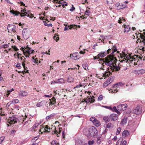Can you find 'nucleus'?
Wrapping results in <instances>:
<instances>
[{"label": "nucleus", "instance_id": "nucleus-1", "mask_svg": "<svg viewBox=\"0 0 145 145\" xmlns=\"http://www.w3.org/2000/svg\"><path fill=\"white\" fill-rule=\"evenodd\" d=\"M99 61V63L101 64L102 65L101 68L102 70H104V68L105 65L109 66L113 72L118 71L121 68L120 67L116 65V60L115 58H106L105 59H100Z\"/></svg>", "mask_w": 145, "mask_h": 145}, {"label": "nucleus", "instance_id": "nucleus-2", "mask_svg": "<svg viewBox=\"0 0 145 145\" xmlns=\"http://www.w3.org/2000/svg\"><path fill=\"white\" fill-rule=\"evenodd\" d=\"M10 12L14 14V16H18L20 14L21 17L27 16L30 18H32L33 17V15L31 13L30 11H28L25 8L21 10V14H20V12L14 10H11L10 11Z\"/></svg>", "mask_w": 145, "mask_h": 145}, {"label": "nucleus", "instance_id": "nucleus-3", "mask_svg": "<svg viewBox=\"0 0 145 145\" xmlns=\"http://www.w3.org/2000/svg\"><path fill=\"white\" fill-rule=\"evenodd\" d=\"M117 51V49L116 47L114 46L112 47L111 49H109L106 51V54H109L111 53L110 54V56L111 57H109V58H115L113 57L114 56V54H115V53Z\"/></svg>", "mask_w": 145, "mask_h": 145}, {"label": "nucleus", "instance_id": "nucleus-4", "mask_svg": "<svg viewBox=\"0 0 145 145\" xmlns=\"http://www.w3.org/2000/svg\"><path fill=\"white\" fill-rule=\"evenodd\" d=\"M98 134L96 128L94 126L90 127L89 129V135L91 137H95Z\"/></svg>", "mask_w": 145, "mask_h": 145}, {"label": "nucleus", "instance_id": "nucleus-5", "mask_svg": "<svg viewBox=\"0 0 145 145\" xmlns=\"http://www.w3.org/2000/svg\"><path fill=\"white\" fill-rule=\"evenodd\" d=\"M20 50L23 52L24 55H25V54H29L33 53L34 52V50L28 47V46L24 47H22L20 48Z\"/></svg>", "mask_w": 145, "mask_h": 145}, {"label": "nucleus", "instance_id": "nucleus-6", "mask_svg": "<svg viewBox=\"0 0 145 145\" xmlns=\"http://www.w3.org/2000/svg\"><path fill=\"white\" fill-rule=\"evenodd\" d=\"M124 84L121 82H118L116 84H114L113 87V88L114 89V91H112V93H115L117 91H118V90L119 89H117L118 88H119L120 86H122Z\"/></svg>", "mask_w": 145, "mask_h": 145}, {"label": "nucleus", "instance_id": "nucleus-7", "mask_svg": "<svg viewBox=\"0 0 145 145\" xmlns=\"http://www.w3.org/2000/svg\"><path fill=\"white\" fill-rule=\"evenodd\" d=\"M126 58H124L125 59H123L122 60H121L120 61L121 62H126L127 63H131V62L133 61L135 59V58L134 57H131V56H126Z\"/></svg>", "mask_w": 145, "mask_h": 145}, {"label": "nucleus", "instance_id": "nucleus-8", "mask_svg": "<svg viewBox=\"0 0 145 145\" xmlns=\"http://www.w3.org/2000/svg\"><path fill=\"white\" fill-rule=\"evenodd\" d=\"M90 120L97 127H98L100 124V122L95 117L91 118L90 119Z\"/></svg>", "mask_w": 145, "mask_h": 145}, {"label": "nucleus", "instance_id": "nucleus-9", "mask_svg": "<svg viewBox=\"0 0 145 145\" xmlns=\"http://www.w3.org/2000/svg\"><path fill=\"white\" fill-rule=\"evenodd\" d=\"M15 26L13 25L9 24L7 27L8 32L10 33L15 32Z\"/></svg>", "mask_w": 145, "mask_h": 145}, {"label": "nucleus", "instance_id": "nucleus-10", "mask_svg": "<svg viewBox=\"0 0 145 145\" xmlns=\"http://www.w3.org/2000/svg\"><path fill=\"white\" fill-rule=\"evenodd\" d=\"M127 108V106L126 104L120 105H118L117 107V108L119 110H124Z\"/></svg>", "mask_w": 145, "mask_h": 145}, {"label": "nucleus", "instance_id": "nucleus-11", "mask_svg": "<svg viewBox=\"0 0 145 145\" xmlns=\"http://www.w3.org/2000/svg\"><path fill=\"white\" fill-rule=\"evenodd\" d=\"M133 113L137 115L140 114L142 113V109L140 106H137L133 111Z\"/></svg>", "mask_w": 145, "mask_h": 145}, {"label": "nucleus", "instance_id": "nucleus-12", "mask_svg": "<svg viewBox=\"0 0 145 145\" xmlns=\"http://www.w3.org/2000/svg\"><path fill=\"white\" fill-rule=\"evenodd\" d=\"M40 128V131L41 132L42 130L44 132H49L48 130H50V128L47 125H46L44 127L45 128H44V127L42 125H41Z\"/></svg>", "mask_w": 145, "mask_h": 145}, {"label": "nucleus", "instance_id": "nucleus-13", "mask_svg": "<svg viewBox=\"0 0 145 145\" xmlns=\"http://www.w3.org/2000/svg\"><path fill=\"white\" fill-rule=\"evenodd\" d=\"M9 119L10 120V123L14 124L17 122L18 119L16 117L12 116L11 117H10Z\"/></svg>", "mask_w": 145, "mask_h": 145}, {"label": "nucleus", "instance_id": "nucleus-14", "mask_svg": "<svg viewBox=\"0 0 145 145\" xmlns=\"http://www.w3.org/2000/svg\"><path fill=\"white\" fill-rule=\"evenodd\" d=\"M133 72L137 74H142L145 73V70L143 69H140L138 71L134 70L133 71Z\"/></svg>", "mask_w": 145, "mask_h": 145}, {"label": "nucleus", "instance_id": "nucleus-15", "mask_svg": "<svg viewBox=\"0 0 145 145\" xmlns=\"http://www.w3.org/2000/svg\"><path fill=\"white\" fill-rule=\"evenodd\" d=\"M70 57L72 58L73 59L76 60L79 59L80 57L79 54H77L76 53H73V54H71L70 55Z\"/></svg>", "mask_w": 145, "mask_h": 145}, {"label": "nucleus", "instance_id": "nucleus-16", "mask_svg": "<svg viewBox=\"0 0 145 145\" xmlns=\"http://www.w3.org/2000/svg\"><path fill=\"white\" fill-rule=\"evenodd\" d=\"M111 121H115L118 119V115L115 114H112L110 116Z\"/></svg>", "mask_w": 145, "mask_h": 145}, {"label": "nucleus", "instance_id": "nucleus-17", "mask_svg": "<svg viewBox=\"0 0 145 145\" xmlns=\"http://www.w3.org/2000/svg\"><path fill=\"white\" fill-rule=\"evenodd\" d=\"M26 29H24L22 31L23 36L24 39L25 40H27L29 37V36L28 35L27 32H25V30Z\"/></svg>", "mask_w": 145, "mask_h": 145}, {"label": "nucleus", "instance_id": "nucleus-18", "mask_svg": "<svg viewBox=\"0 0 145 145\" xmlns=\"http://www.w3.org/2000/svg\"><path fill=\"white\" fill-rule=\"evenodd\" d=\"M123 27L125 29L124 32H128L130 30V27L129 25H126L125 24H123Z\"/></svg>", "mask_w": 145, "mask_h": 145}, {"label": "nucleus", "instance_id": "nucleus-19", "mask_svg": "<svg viewBox=\"0 0 145 145\" xmlns=\"http://www.w3.org/2000/svg\"><path fill=\"white\" fill-rule=\"evenodd\" d=\"M19 95L21 96L24 97L27 95V92L24 91H20L19 93Z\"/></svg>", "mask_w": 145, "mask_h": 145}, {"label": "nucleus", "instance_id": "nucleus-20", "mask_svg": "<svg viewBox=\"0 0 145 145\" xmlns=\"http://www.w3.org/2000/svg\"><path fill=\"white\" fill-rule=\"evenodd\" d=\"M106 55V51H105L104 52H101L98 54V56H99V58L100 57L102 58L104 57Z\"/></svg>", "mask_w": 145, "mask_h": 145}, {"label": "nucleus", "instance_id": "nucleus-21", "mask_svg": "<svg viewBox=\"0 0 145 145\" xmlns=\"http://www.w3.org/2000/svg\"><path fill=\"white\" fill-rule=\"evenodd\" d=\"M23 61L22 63V65L24 67V70H26V73H28L29 71L27 70V67L25 66V63H26V61L25 60H23Z\"/></svg>", "mask_w": 145, "mask_h": 145}, {"label": "nucleus", "instance_id": "nucleus-22", "mask_svg": "<svg viewBox=\"0 0 145 145\" xmlns=\"http://www.w3.org/2000/svg\"><path fill=\"white\" fill-rule=\"evenodd\" d=\"M140 37L141 40H140V42H142L143 43L144 45H145V35H143L142 34H140Z\"/></svg>", "mask_w": 145, "mask_h": 145}, {"label": "nucleus", "instance_id": "nucleus-23", "mask_svg": "<svg viewBox=\"0 0 145 145\" xmlns=\"http://www.w3.org/2000/svg\"><path fill=\"white\" fill-rule=\"evenodd\" d=\"M87 97L88 98L89 102L91 103H93L94 102L95 100L94 99V97L93 96H92V97L90 96V97H89V96H88Z\"/></svg>", "mask_w": 145, "mask_h": 145}, {"label": "nucleus", "instance_id": "nucleus-24", "mask_svg": "<svg viewBox=\"0 0 145 145\" xmlns=\"http://www.w3.org/2000/svg\"><path fill=\"white\" fill-rule=\"evenodd\" d=\"M46 103L44 101H41L38 103L36 105V106L37 107H40L42 106L44 104Z\"/></svg>", "mask_w": 145, "mask_h": 145}, {"label": "nucleus", "instance_id": "nucleus-25", "mask_svg": "<svg viewBox=\"0 0 145 145\" xmlns=\"http://www.w3.org/2000/svg\"><path fill=\"white\" fill-rule=\"evenodd\" d=\"M56 99L54 97H53L51 99L49 103L50 105H54L56 102Z\"/></svg>", "mask_w": 145, "mask_h": 145}, {"label": "nucleus", "instance_id": "nucleus-26", "mask_svg": "<svg viewBox=\"0 0 145 145\" xmlns=\"http://www.w3.org/2000/svg\"><path fill=\"white\" fill-rule=\"evenodd\" d=\"M114 77L113 76H110L106 81H108L107 82H109V84H110L114 80Z\"/></svg>", "mask_w": 145, "mask_h": 145}, {"label": "nucleus", "instance_id": "nucleus-27", "mask_svg": "<svg viewBox=\"0 0 145 145\" xmlns=\"http://www.w3.org/2000/svg\"><path fill=\"white\" fill-rule=\"evenodd\" d=\"M122 135L123 136L125 137H127L129 135V133L128 131L127 130H124L122 133Z\"/></svg>", "mask_w": 145, "mask_h": 145}, {"label": "nucleus", "instance_id": "nucleus-28", "mask_svg": "<svg viewBox=\"0 0 145 145\" xmlns=\"http://www.w3.org/2000/svg\"><path fill=\"white\" fill-rule=\"evenodd\" d=\"M111 110L113 112L117 113L118 114H120V111H118V110H117L115 106H114L113 108H112V109Z\"/></svg>", "mask_w": 145, "mask_h": 145}, {"label": "nucleus", "instance_id": "nucleus-29", "mask_svg": "<svg viewBox=\"0 0 145 145\" xmlns=\"http://www.w3.org/2000/svg\"><path fill=\"white\" fill-rule=\"evenodd\" d=\"M103 120L106 123L108 122L111 120L110 116H104L103 117Z\"/></svg>", "mask_w": 145, "mask_h": 145}, {"label": "nucleus", "instance_id": "nucleus-30", "mask_svg": "<svg viewBox=\"0 0 145 145\" xmlns=\"http://www.w3.org/2000/svg\"><path fill=\"white\" fill-rule=\"evenodd\" d=\"M127 117H124L121 121V124L123 125L127 123Z\"/></svg>", "mask_w": 145, "mask_h": 145}, {"label": "nucleus", "instance_id": "nucleus-31", "mask_svg": "<svg viewBox=\"0 0 145 145\" xmlns=\"http://www.w3.org/2000/svg\"><path fill=\"white\" fill-rule=\"evenodd\" d=\"M55 114H52L48 116H47L46 118V119L47 120H48L50 119H52L55 116Z\"/></svg>", "mask_w": 145, "mask_h": 145}, {"label": "nucleus", "instance_id": "nucleus-32", "mask_svg": "<svg viewBox=\"0 0 145 145\" xmlns=\"http://www.w3.org/2000/svg\"><path fill=\"white\" fill-rule=\"evenodd\" d=\"M74 27V26L72 25H71L70 26H65V27L64 30V31H66L68 30L69 29H71Z\"/></svg>", "mask_w": 145, "mask_h": 145}, {"label": "nucleus", "instance_id": "nucleus-33", "mask_svg": "<svg viewBox=\"0 0 145 145\" xmlns=\"http://www.w3.org/2000/svg\"><path fill=\"white\" fill-rule=\"evenodd\" d=\"M74 80V78L69 76L68 77L67 82L71 83L73 82Z\"/></svg>", "mask_w": 145, "mask_h": 145}, {"label": "nucleus", "instance_id": "nucleus-34", "mask_svg": "<svg viewBox=\"0 0 145 145\" xmlns=\"http://www.w3.org/2000/svg\"><path fill=\"white\" fill-rule=\"evenodd\" d=\"M17 57L18 59H19L20 58L21 60H24L23 58V57H24V56L21 57L22 54H21L19 53L18 52H17Z\"/></svg>", "mask_w": 145, "mask_h": 145}, {"label": "nucleus", "instance_id": "nucleus-35", "mask_svg": "<svg viewBox=\"0 0 145 145\" xmlns=\"http://www.w3.org/2000/svg\"><path fill=\"white\" fill-rule=\"evenodd\" d=\"M51 145H59V144L56 140H53L51 142Z\"/></svg>", "mask_w": 145, "mask_h": 145}, {"label": "nucleus", "instance_id": "nucleus-36", "mask_svg": "<svg viewBox=\"0 0 145 145\" xmlns=\"http://www.w3.org/2000/svg\"><path fill=\"white\" fill-rule=\"evenodd\" d=\"M59 131H58L57 130H56L55 129V131H54V133L55 134H57V137L59 136V134L60 133L61 131V130H60V128L59 129Z\"/></svg>", "mask_w": 145, "mask_h": 145}, {"label": "nucleus", "instance_id": "nucleus-37", "mask_svg": "<svg viewBox=\"0 0 145 145\" xmlns=\"http://www.w3.org/2000/svg\"><path fill=\"white\" fill-rule=\"evenodd\" d=\"M112 73V72H105V73H104L103 75V77H106V76H109L110 75V74Z\"/></svg>", "mask_w": 145, "mask_h": 145}, {"label": "nucleus", "instance_id": "nucleus-38", "mask_svg": "<svg viewBox=\"0 0 145 145\" xmlns=\"http://www.w3.org/2000/svg\"><path fill=\"white\" fill-rule=\"evenodd\" d=\"M82 66L84 69L86 70H88V65L87 63L82 64Z\"/></svg>", "mask_w": 145, "mask_h": 145}, {"label": "nucleus", "instance_id": "nucleus-39", "mask_svg": "<svg viewBox=\"0 0 145 145\" xmlns=\"http://www.w3.org/2000/svg\"><path fill=\"white\" fill-rule=\"evenodd\" d=\"M9 44H5L3 45L2 46H0V49H1L2 48H5L8 47L9 46Z\"/></svg>", "mask_w": 145, "mask_h": 145}, {"label": "nucleus", "instance_id": "nucleus-40", "mask_svg": "<svg viewBox=\"0 0 145 145\" xmlns=\"http://www.w3.org/2000/svg\"><path fill=\"white\" fill-rule=\"evenodd\" d=\"M64 80L62 78H61L57 80V82L58 83H60V84H62L64 83Z\"/></svg>", "mask_w": 145, "mask_h": 145}, {"label": "nucleus", "instance_id": "nucleus-41", "mask_svg": "<svg viewBox=\"0 0 145 145\" xmlns=\"http://www.w3.org/2000/svg\"><path fill=\"white\" fill-rule=\"evenodd\" d=\"M32 61L35 63L37 64V65H38V59L37 58H34L33 57V58Z\"/></svg>", "mask_w": 145, "mask_h": 145}, {"label": "nucleus", "instance_id": "nucleus-42", "mask_svg": "<svg viewBox=\"0 0 145 145\" xmlns=\"http://www.w3.org/2000/svg\"><path fill=\"white\" fill-rule=\"evenodd\" d=\"M125 19H124L123 18H120L119 19V20H118V23L119 24H121L122 23L123 21V22H125Z\"/></svg>", "mask_w": 145, "mask_h": 145}, {"label": "nucleus", "instance_id": "nucleus-43", "mask_svg": "<svg viewBox=\"0 0 145 145\" xmlns=\"http://www.w3.org/2000/svg\"><path fill=\"white\" fill-rule=\"evenodd\" d=\"M106 127L107 128H111L113 127V126L111 123H109L107 125Z\"/></svg>", "mask_w": 145, "mask_h": 145}, {"label": "nucleus", "instance_id": "nucleus-44", "mask_svg": "<svg viewBox=\"0 0 145 145\" xmlns=\"http://www.w3.org/2000/svg\"><path fill=\"white\" fill-rule=\"evenodd\" d=\"M40 123H35V124H34V125H33V126L32 127V129H34L37 128V127L40 124Z\"/></svg>", "mask_w": 145, "mask_h": 145}, {"label": "nucleus", "instance_id": "nucleus-45", "mask_svg": "<svg viewBox=\"0 0 145 145\" xmlns=\"http://www.w3.org/2000/svg\"><path fill=\"white\" fill-rule=\"evenodd\" d=\"M19 102L18 100L17 99H14L11 102L12 103L15 104L18 103Z\"/></svg>", "mask_w": 145, "mask_h": 145}, {"label": "nucleus", "instance_id": "nucleus-46", "mask_svg": "<svg viewBox=\"0 0 145 145\" xmlns=\"http://www.w3.org/2000/svg\"><path fill=\"white\" fill-rule=\"evenodd\" d=\"M43 22L44 23V24L45 26H47L48 27H49V26L52 27V25L51 23H50L49 24H48L46 22V21H44Z\"/></svg>", "mask_w": 145, "mask_h": 145}, {"label": "nucleus", "instance_id": "nucleus-47", "mask_svg": "<svg viewBox=\"0 0 145 145\" xmlns=\"http://www.w3.org/2000/svg\"><path fill=\"white\" fill-rule=\"evenodd\" d=\"M90 14V11L88 10H87L85 12L84 14L88 16H89Z\"/></svg>", "mask_w": 145, "mask_h": 145}, {"label": "nucleus", "instance_id": "nucleus-48", "mask_svg": "<svg viewBox=\"0 0 145 145\" xmlns=\"http://www.w3.org/2000/svg\"><path fill=\"white\" fill-rule=\"evenodd\" d=\"M121 130V128L120 127H119L117 129L116 133V135H118L120 133Z\"/></svg>", "mask_w": 145, "mask_h": 145}, {"label": "nucleus", "instance_id": "nucleus-49", "mask_svg": "<svg viewBox=\"0 0 145 145\" xmlns=\"http://www.w3.org/2000/svg\"><path fill=\"white\" fill-rule=\"evenodd\" d=\"M103 96L102 95H100L98 98L97 100L98 101L102 100L103 99Z\"/></svg>", "mask_w": 145, "mask_h": 145}, {"label": "nucleus", "instance_id": "nucleus-50", "mask_svg": "<svg viewBox=\"0 0 145 145\" xmlns=\"http://www.w3.org/2000/svg\"><path fill=\"white\" fill-rule=\"evenodd\" d=\"M93 59H94L95 60V59H99V60H98V61H99V63L100 62V61H99V60L100 59H105L106 58H107V57H106L105 58H103V59H100L99 57V56H98V55H97V56H93Z\"/></svg>", "mask_w": 145, "mask_h": 145}, {"label": "nucleus", "instance_id": "nucleus-51", "mask_svg": "<svg viewBox=\"0 0 145 145\" xmlns=\"http://www.w3.org/2000/svg\"><path fill=\"white\" fill-rule=\"evenodd\" d=\"M5 138V137L4 136L1 137L0 138V144L3 142Z\"/></svg>", "mask_w": 145, "mask_h": 145}, {"label": "nucleus", "instance_id": "nucleus-52", "mask_svg": "<svg viewBox=\"0 0 145 145\" xmlns=\"http://www.w3.org/2000/svg\"><path fill=\"white\" fill-rule=\"evenodd\" d=\"M107 3L108 4H112L113 3L112 0H106Z\"/></svg>", "mask_w": 145, "mask_h": 145}, {"label": "nucleus", "instance_id": "nucleus-53", "mask_svg": "<svg viewBox=\"0 0 145 145\" xmlns=\"http://www.w3.org/2000/svg\"><path fill=\"white\" fill-rule=\"evenodd\" d=\"M121 140L120 144V145H126L127 144V141L125 140H124L123 142H121Z\"/></svg>", "mask_w": 145, "mask_h": 145}, {"label": "nucleus", "instance_id": "nucleus-54", "mask_svg": "<svg viewBox=\"0 0 145 145\" xmlns=\"http://www.w3.org/2000/svg\"><path fill=\"white\" fill-rule=\"evenodd\" d=\"M108 81H106L103 84V86L105 87L107 86L108 85L110 84H109V82H107Z\"/></svg>", "mask_w": 145, "mask_h": 145}, {"label": "nucleus", "instance_id": "nucleus-55", "mask_svg": "<svg viewBox=\"0 0 145 145\" xmlns=\"http://www.w3.org/2000/svg\"><path fill=\"white\" fill-rule=\"evenodd\" d=\"M94 143V141L93 140H89L88 142V144L89 145L93 144Z\"/></svg>", "mask_w": 145, "mask_h": 145}, {"label": "nucleus", "instance_id": "nucleus-56", "mask_svg": "<svg viewBox=\"0 0 145 145\" xmlns=\"http://www.w3.org/2000/svg\"><path fill=\"white\" fill-rule=\"evenodd\" d=\"M16 67H18L19 69H20L21 68V66L20 65V63H17L16 65Z\"/></svg>", "mask_w": 145, "mask_h": 145}, {"label": "nucleus", "instance_id": "nucleus-57", "mask_svg": "<svg viewBox=\"0 0 145 145\" xmlns=\"http://www.w3.org/2000/svg\"><path fill=\"white\" fill-rule=\"evenodd\" d=\"M106 108L108 109L111 110L112 109V107L111 106H104Z\"/></svg>", "mask_w": 145, "mask_h": 145}, {"label": "nucleus", "instance_id": "nucleus-58", "mask_svg": "<svg viewBox=\"0 0 145 145\" xmlns=\"http://www.w3.org/2000/svg\"><path fill=\"white\" fill-rule=\"evenodd\" d=\"M14 90V89L13 88H12L8 90H7V92H8L10 93L12 91Z\"/></svg>", "mask_w": 145, "mask_h": 145}, {"label": "nucleus", "instance_id": "nucleus-59", "mask_svg": "<svg viewBox=\"0 0 145 145\" xmlns=\"http://www.w3.org/2000/svg\"><path fill=\"white\" fill-rule=\"evenodd\" d=\"M122 140L120 139L116 143V145H119L120 143L121 142V140Z\"/></svg>", "mask_w": 145, "mask_h": 145}, {"label": "nucleus", "instance_id": "nucleus-60", "mask_svg": "<svg viewBox=\"0 0 145 145\" xmlns=\"http://www.w3.org/2000/svg\"><path fill=\"white\" fill-rule=\"evenodd\" d=\"M72 7L70 9V11H73L75 9V7H73V5H72Z\"/></svg>", "mask_w": 145, "mask_h": 145}, {"label": "nucleus", "instance_id": "nucleus-61", "mask_svg": "<svg viewBox=\"0 0 145 145\" xmlns=\"http://www.w3.org/2000/svg\"><path fill=\"white\" fill-rule=\"evenodd\" d=\"M10 102H8L6 105V107L8 108L9 107L10 105L12 103H10Z\"/></svg>", "mask_w": 145, "mask_h": 145}, {"label": "nucleus", "instance_id": "nucleus-62", "mask_svg": "<svg viewBox=\"0 0 145 145\" xmlns=\"http://www.w3.org/2000/svg\"><path fill=\"white\" fill-rule=\"evenodd\" d=\"M58 82L57 80L56 81L55 80H53L51 84H55V83H58Z\"/></svg>", "mask_w": 145, "mask_h": 145}, {"label": "nucleus", "instance_id": "nucleus-63", "mask_svg": "<svg viewBox=\"0 0 145 145\" xmlns=\"http://www.w3.org/2000/svg\"><path fill=\"white\" fill-rule=\"evenodd\" d=\"M113 140L116 141L117 140V138L116 136H115L112 139Z\"/></svg>", "mask_w": 145, "mask_h": 145}, {"label": "nucleus", "instance_id": "nucleus-64", "mask_svg": "<svg viewBox=\"0 0 145 145\" xmlns=\"http://www.w3.org/2000/svg\"><path fill=\"white\" fill-rule=\"evenodd\" d=\"M28 121H25V122L24 123V125H23L22 126V128L23 127H24V126L26 124L28 123Z\"/></svg>", "mask_w": 145, "mask_h": 145}]
</instances>
